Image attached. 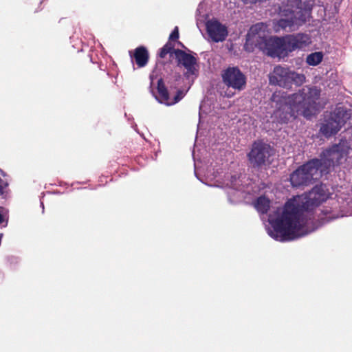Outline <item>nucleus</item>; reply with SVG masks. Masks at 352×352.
<instances>
[{"mask_svg":"<svg viewBox=\"0 0 352 352\" xmlns=\"http://www.w3.org/2000/svg\"><path fill=\"white\" fill-rule=\"evenodd\" d=\"M8 184L6 182H4L0 177V197L3 196L5 192V189L8 187Z\"/></svg>","mask_w":352,"mask_h":352,"instance_id":"obj_21","label":"nucleus"},{"mask_svg":"<svg viewBox=\"0 0 352 352\" xmlns=\"http://www.w3.org/2000/svg\"><path fill=\"white\" fill-rule=\"evenodd\" d=\"M263 23H259L250 28L246 35L245 50L252 52L255 47H257L272 57L286 55L288 52L285 37L272 36L267 38L265 31L263 30Z\"/></svg>","mask_w":352,"mask_h":352,"instance_id":"obj_3","label":"nucleus"},{"mask_svg":"<svg viewBox=\"0 0 352 352\" xmlns=\"http://www.w3.org/2000/svg\"><path fill=\"white\" fill-rule=\"evenodd\" d=\"M174 56L178 67H183L186 69V74L195 75L198 69L197 60L193 55L185 51L177 49L174 52Z\"/></svg>","mask_w":352,"mask_h":352,"instance_id":"obj_11","label":"nucleus"},{"mask_svg":"<svg viewBox=\"0 0 352 352\" xmlns=\"http://www.w3.org/2000/svg\"><path fill=\"white\" fill-rule=\"evenodd\" d=\"M268 77L271 85L285 89H291L293 84L298 87L301 86L306 79L303 74L297 73L287 67L281 65L275 66Z\"/></svg>","mask_w":352,"mask_h":352,"instance_id":"obj_6","label":"nucleus"},{"mask_svg":"<svg viewBox=\"0 0 352 352\" xmlns=\"http://www.w3.org/2000/svg\"><path fill=\"white\" fill-rule=\"evenodd\" d=\"M174 41H170L168 39V41L160 50L159 56L161 58H164L166 56L169 54L170 56H172L174 54V52L177 49H175Z\"/></svg>","mask_w":352,"mask_h":352,"instance_id":"obj_17","label":"nucleus"},{"mask_svg":"<svg viewBox=\"0 0 352 352\" xmlns=\"http://www.w3.org/2000/svg\"><path fill=\"white\" fill-rule=\"evenodd\" d=\"M305 12L300 0H287L285 6L280 7L281 19L278 21V25L283 30L292 31L294 26L305 23Z\"/></svg>","mask_w":352,"mask_h":352,"instance_id":"obj_4","label":"nucleus"},{"mask_svg":"<svg viewBox=\"0 0 352 352\" xmlns=\"http://www.w3.org/2000/svg\"><path fill=\"white\" fill-rule=\"evenodd\" d=\"M326 186H315L309 192L287 201L280 216L269 219L273 230L269 234L274 239L283 242L294 240L300 236L301 218L305 211L313 210L328 199Z\"/></svg>","mask_w":352,"mask_h":352,"instance_id":"obj_1","label":"nucleus"},{"mask_svg":"<svg viewBox=\"0 0 352 352\" xmlns=\"http://www.w3.org/2000/svg\"><path fill=\"white\" fill-rule=\"evenodd\" d=\"M4 221L3 214L0 212V225Z\"/></svg>","mask_w":352,"mask_h":352,"instance_id":"obj_22","label":"nucleus"},{"mask_svg":"<svg viewBox=\"0 0 352 352\" xmlns=\"http://www.w3.org/2000/svg\"><path fill=\"white\" fill-rule=\"evenodd\" d=\"M223 82L235 90L241 91L245 88L247 78L238 67H228L221 74Z\"/></svg>","mask_w":352,"mask_h":352,"instance_id":"obj_10","label":"nucleus"},{"mask_svg":"<svg viewBox=\"0 0 352 352\" xmlns=\"http://www.w3.org/2000/svg\"><path fill=\"white\" fill-rule=\"evenodd\" d=\"M322 167V160L314 158L299 166L290 175L289 180L293 187L306 186L314 179V176L318 173Z\"/></svg>","mask_w":352,"mask_h":352,"instance_id":"obj_7","label":"nucleus"},{"mask_svg":"<svg viewBox=\"0 0 352 352\" xmlns=\"http://www.w3.org/2000/svg\"><path fill=\"white\" fill-rule=\"evenodd\" d=\"M130 56L132 58H134L135 63L138 67H145L149 58L148 52L147 49L144 46L138 47L134 50L133 53L129 52Z\"/></svg>","mask_w":352,"mask_h":352,"instance_id":"obj_14","label":"nucleus"},{"mask_svg":"<svg viewBox=\"0 0 352 352\" xmlns=\"http://www.w3.org/2000/svg\"><path fill=\"white\" fill-rule=\"evenodd\" d=\"M254 206L260 213L266 214L270 207V201L265 196H261L257 198Z\"/></svg>","mask_w":352,"mask_h":352,"instance_id":"obj_16","label":"nucleus"},{"mask_svg":"<svg viewBox=\"0 0 352 352\" xmlns=\"http://www.w3.org/2000/svg\"><path fill=\"white\" fill-rule=\"evenodd\" d=\"M157 90L159 95L158 97H156L157 100L160 103L168 106L170 101L169 93L162 78L157 80Z\"/></svg>","mask_w":352,"mask_h":352,"instance_id":"obj_15","label":"nucleus"},{"mask_svg":"<svg viewBox=\"0 0 352 352\" xmlns=\"http://www.w3.org/2000/svg\"><path fill=\"white\" fill-rule=\"evenodd\" d=\"M285 38L287 52H292L296 49H302L309 45L311 42L309 35L303 33L288 35Z\"/></svg>","mask_w":352,"mask_h":352,"instance_id":"obj_13","label":"nucleus"},{"mask_svg":"<svg viewBox=\"0 0 352 352\" xmlns=\"http://www.w3.org/2000/svg\"><path fill=\"white\" fill-rule=\"evenodd\" d=\"M320 96V89L316 87H303L298 92L287 95L284 92L275 91L271 98L276 103L272 118L279 124H287L298 115L310 119L316 113V101Z\"/></svg>","mask_w":352,"mask_h":352,"instance_id":"obj_2","label":"nucleus"},{"mask_svg":"<svg viewBox=\"0 0 352 352\" xmlns=\"http://www.w3.org/2000/svg\"><path fill=\"white\" fill-rule=\"evenodd\" d=\"M349 146L346 141L340 140L331 147L324 150L320 154L322 166L323 165L339 164L340 161L349 154Z\"/></svg>","mask_w":352,"mask_h":352,"instance_id":"obj_9","label":"nucleus"},{"mask_svg":"<svg viewBox=\"0 0 352 352\" xmlns=\"http://www.w3.org/2000/svg\"><path fill=\"white\" fill-rule=\"evenodd\" d=\"M177 43L179 45V46H182L183 48H186L184 45L182 43H181L180 41H177Z\"/></svg>","mask_w":352,"mask_h":352,"instance_id":"obj_23","label":"nucleus"},{"mask_svg":"<svg viewBox=\"0 0 352 352\" xmlns=\"http://www.w3.org/2000/svg\"><path fill=\"white\" fill-rule=\"evenodd\" d=\"M184 96V93L182 90H177L176 95L173 98V99L170 98L168 106L173 105L180 101Z\"/></svg>","mask_w":352,"mask_h":352,"instance_id":"obj_19","label":"nucleus"},{"mask_svg":"<svg viewBox=\"0 0 352 352\" xmlns=\"http://www.w3.org/2000/svg\"><path fill=\"white\" fill-rule=\"evenodd\" d=\"M351 113L344 107H336L335 109L324 115L320 126V133L325 138L336 135L350 118Z\"/></svg>","mask_w":352,"mask_h":352,"instance_id":"obj_5","label":"nucleus"},{"mask_svg":"<svg viewBox=\"0 0 352 352\" xmlns=\"http://www.w3.org/2000/svg\"><path fill=\"white\" fill-rule=\"evenodd\" d=\"M206 30L209 37L215 43L223 41L228 36L227 28L217 20L208 21Z\"/></svg>","mask_w":352,"mask_h":352,"instance_id":"obj_12","label":"nucleus"},{"mask_svg":"<svg viewBox=\"0 0 352 352\" xmlns=\"http://www.w3.org/2000/svg\"><path fill=\"white\" fill-rule=\"evenodd\" d=\"M179 37V28L177 26H175L173 32L169 36L168 39L170 41H176Z\"/></svg>","mask_w":352,"mask_h":352,"instance_id":"obj_20","label":"nucleus"},{"mask_svg":"<svg viewBox=\"0 0 352 352\" xmlns=\"http://www.w3.org/2000/svg\"><path fill=\"white\" fill-rule=\"evenodd\" d=\"M273 154L274 149L270 144L262 140L254 142L250 152L247 154L250 166L254 169H260L269 162V159Z\"/></svg>","mask_w":352,"mask_h":352,"instance_id":"obj_8","label":"nucleus"},{"mask_svg":"<svg viewBox=\"0 0 352 352\" xmlns=\"http://www.w3.org/2000/svg\"><path fill=\"white\" fill-rule=\"evenodd\" d=\"M323 58L321 52H314L307 56L306 62L309 65L316 66L320 64Z\"/></svg>","mask_w":352,"mask_h":352,"instance_id":"obj_18","label":"nucleus"}]
</instances>
